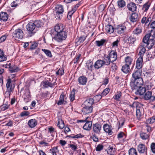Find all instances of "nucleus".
Masks as SVG:
<instances>
[{
	"label": "nucleus",
	"mask_w": 155,
	"mask_h": 155,
	"mask_svg": "<svg viewBox=\"0 0 155 155\" xmlns=\"http://www.w3.org/2000/svg\"><path fill=\"white\" fill-rule=\"evenodd\" d=\"M143 43H141L137 48L138 55L142 58L146 51L145 47L150 49L155 42V30H152L150 33L146 35L143 38Z\"/></svg>",
	"instance_id": "obj_1"
},
{
	"label": "nucleus",
	"mask_w": 155,
	"mask_h": 155,
	"mask_svg": "<svg viewBox=\"0 0 155 155\" xmlns=\"http://www.w3.org/2000/svg\"><path fill=\"white\" fill-rule=\"evenodd\" d=\"M142 71L141 69H136L134 72L132 74L133 79H132L130 85L132 89H136V86L143 85V82L141 77Z\"/></svg>",
	"instance_id": "obj_2"
},
{
	"label": "nucleus",
	"mask_w": 155,
	"mask_h": 155,
	"mask_svg": "<svg viewBox=\"0 0 155 155\" xmlns=\"http://www.w3.org/2000/svg\"><path fill=\"white\" fill-rule=\"evenodd\" d=\"M67 36V33L66 31L57 33L54 37V39L58 42H61L63 40H65Z\"/></svg>",
	"instance_id": "obj_3"
},
{
	"label": "nucleus",
	"mask_w": 155,
	"mask_h": 155,
	"mask_svg": "<svg viewBox=\"0 0 155 155\" xmlns=\"http://www.w3.org/2000/svg\"><path fill=\"white\" fill-rule=\"evenodd\" d=\"M35 27L32 22H30L27 25V29L28 32L29 36H31L36 32Z\"/></svg>",
	"instance_id": "obj_4"
},
{
	"label": "nucleus",
	"mask_w": 155,
	"mask_h": 155,
	"mask_svg": "<svg viewBox=\"0 0 155 155\" xmlns=\"http://www.w3.org/2000/svg\"><path fill=\"white\" fill-rule=\"evenodd\" d=\"M126 27L125 23L117 25L115 28V30L118 34H124L126 33Z\"/></svg>",
	"instance_id": "obj_5"
},
{
	"label": "nucleus",
	"mask_w": 155,
	"mask_h": 155,
	"mask_svg": "<svg viewBox=\"0 0 155 155\" xmlns=\"http://www.w3.org/2000/svg\"><path fill=\"white\" fill-rule=\"evenodd\" d=\"M13 37L15 40L21 39L23 36V31L20 29L15 30L12 34Z\"/></svg>",
	"instance_id": "obj_6"
},
{
	"label": "nucleus",
	"mask_w": 155,
	"mask_h": 155,
	"mask_svg": "<svg viewBox=\"0 0 155 155\" xmlns=\"http://www.w3.org/2000/svg\"><path fill=\"white\" fill-rule=\"evenodd\" d=\"M56 15L58 18H60L62 16L63 12H64V8L61 5H58L55 7Z\"/></svg>",
	"instance_id": "obj_7"
},
{
	"label": "nucleus",
	"mask_w": 155,
	"mask_h": 155,
	"mask_svg": "<svg viewBox=\"0 0 155 155\" xmlns=\"http://www.w3.org/2000/svg\"><path fill=\"white\" fill-rule=\"evenodd\" d=\"M102 129L101 124L96 123L94 124L93 125V130L94 132L96 134H99Z\"/></svg>",
	"instance_id": "obj_8"
},
{
	"label": "nucleus",
	"mask_w": 155,
	"mask_h": 155,
	"mask_svg": "<svg viewBox=\"0 0 155 155\" xmlns=\"http://www.w3.org/2000/svg\"><path fill=\"white\" fill-rule=\"evenodd\" d=\"M22 97L24 101L26 102H28L31 100L30 92L28 89L27 88L25 89V93Z\"/></svg>",
	"instance_id": "obj_9"
},
{
	"label": "nucleus",
	"mask_w": 155,
	"mask_h": 155,
	"mask_svg": "<svg viewBox=\"0 0 155 155\" xmlns=\"http://www.w3.org/2000/svg\"><path fill=\"white\" fill-rule=\"evenodd\" d=\"M83 108L82 110V112L83 114L86 115L91 113L92 111V107L83 106Z\"/></svg>",
	"instance_id": "obj_10"
},
{
	"label": "nucleus",
	"mask_w": 155,
	"mask_h": 155,
	"mask_svg": "<svg viewBox=\"0 0 155 155\" xmlns=\"http://www.w3.org/2000/svg\"><path fill=\"white\" fill-rule=\"evenodd\" d=\"M140 18V16L136 13H133L130 18V21L133 22H137Z\"/></svg>",
	"instance_id": "obj_11"
},
{
	"label": "nucleus",
	"mask_w": 155,
	"mask_h": 155,
	"mask_svg": "<svg viewBox=\"0 0 155 155\" xmlns=\"http://www.w3.org/2000/svg\"><path fill=\"white\" fill-rule=\"evenodd\" d=\"M54 30L57 32V33H58L63 31H65L64 30L63 25L61 24L56 25L54 27Z\"/></svg>",
	"instance_id": "obj_12"
},
{
	"label": "nucleus",
	"mask_w": 155,
	"mask_h": 155,
	"mask_svg": "<svg viewBox=\"0 0 155 155\" xmlns=\"http://www.w3.org/2000/svg\"><path fill=\"white\" fill-rule=\"evenodd\" d=\"M137 87H138V88L136 92V94L140 95H143L146 91L145 87L141 86L140 85H139V86H136V88Z\"/></svg>",
	"instance_id": "obj_13"
},
{
	"label": "nucleus",
	"mask_w": 155,
	"mask_h": 155,
	"mask_svg": "<svg viewBox=\"0 0 155 155\" xmlns=\"http://www.w3.org/2000/svg\"><path fill=\"white\" fill-rule=\"evenodd\" d=\"M108 56L111 62H113L117 59V52L114 51H112L110 53L109 55Z\"/></svg>",
	"instance_id": "obj_14"
},
{
	"label": "nucleus",
	"mask_w": 155,
	"mask_h": 155,
	"mask_svg": "<svg viewBox=\"0 0 155 155\" xmlns=\"http://www.w3.org/2000/svg\"><path fill=\"white\" fill-rule=\"evenodd\" d=\"M127 7L128 10L132 12H134L136 10L137 6L134 2H131L127 4Z\"/></svg>",
	"instance_id": "obj_15"
},
{
	"label": "nucleus",
	"mask_w": 155,
	"mask_h": 155,
	"mask_svg": "<svg viewBox=\"0 0 155 155\" xmlns=\"http://www.w3.org/2000/svg\"><path fill=\"white\" fill-rule=\"evenodd\" d=\"M104 65L103 61L98 60L95 62L94 67L96 69H98L102 67Z\"/></svg>",
	"instance_id": "obj_16"
},
{
	"label": "nucleus",
	"mask_w": 155,
	"mask_h": 155,
	"mask_svg": "<svg viewBox=\"0 0 155 155\" xmlns=\"http://www.w3.org/2000/svg\"><path fill=\"white\" fill-rule=\"evenodd\" d=\"M94 100L93 98H89L86 100L82 104V106L92 107V105L94 104Z\"/></svg>",
	"instance_id": "obj_17"
},
{
	"label": "nucleus",
	"mask_w": 155,
	"mask_h": 155,
	"mask_svg": "<svg viewBox=\"0 0 155 155\" xmlns=\"http://www.w3.org/2000/svg\"><path fill=\"white\" fill-rule=\"evenodd\" d=\"M12 80L11 79L9 78L7 80L6 86L8 91L10 92L13 89L14 86H12L11 84Z\"/></svg>",
	"instance_id": "obj_18"
},
{
	"label": "nucleus",
	"mask_w": 155,
	"mask_h": 155,
	"mask_svg": "<svg viewBox=\"0 0 155 155\" xmlns=\"http://www.w3.org/2000/svg\"><path fill=\"white\" fill-rule=\"evenodd\" d=\"M8 15L6 12H1L0 13V20L1 21H5L8 19Z\"/></svg>",
	"instance_id": "obj_19"
},
{
	"label": "nucleus",
	"mask_w": 155,
	"mask_h": 155,
	"mask_svg": "<svg viewBox=\"0 0 155 155\" xmlns=\"http://www.w3.org/2000/svg\"><path fill=\"white\" fill-rule=\"evenodd\" d=\"M143 58L139 57L137 59L136 64V69H140L142 66Z\"/></svg>",
	"instance_id": "obj_20"
},
{
	"label": "nucleus",
	"mask_w": 155,
	"mask_h": 155,
	"mask_svg": "<svg viewBox=\"0 0 155 155\" xmlns=\"http://www.w3.org/2000/svg\"><path fill=\"white\" fill-rule=\"evenodd\" d=\"M78 81L79 84L82 85L85 84L87 81V79L84 76H80L78 78Z\"/></svg>",
	"instance_id": "obj_21"
},
{
	"label": "nucleus",
	"mask_w": 155,
	"mask_h": 155,
	"mask_svg": "<svg viewBox=\"0 0 155 155\" xmlns=\"http://www.w3.org/2000/svg\"><path fill=\"white\" fill-rule=\"evenodd\" d=\"M137 150L139 153H143L146 151V148L144 144H140L138 146Z\"/></svg>",
	"instance_id": "obj_22"
},
{
	"label": "nucleus",
	"mask_w": 155,
	"mask_h": 155,
	"mask_svg": "<svg viewBox=\"0 0 155 155\" xmlns=\"http://www.w3.org/2000/svg\"><path fill=\"white\" fill-rule=\"evenodd\" d=\"M151 21V17H143L142 18L141 22L143 24L149 25L150 22Z\"/></svg>",
	"instance_id": "obj_23"
},
{
	"label": "nucleus",
	"mask_w": 155,
	"mask_h": 155,
	"mask_svg": "<svg viewBox=\"0 0 155 155\" xmlns=\"http://www.w3.org/2000/svg\"><path fill=\"white\" fill-rule=\"evenodd\" d=\"M28 124L29 127L33 128L37 125V123L36 120L35 119H33L29 120L28 121Z\"/></svg>",
	"instance_id": "obj_24"
},
{
	"label": "nucleus",
	"mask_w": 155,
	"mask_h": 155,
	"mask_svg": "<svg viewBox=\"0 0 155 155\" xmlns=\"http://www.w3.org/2000/svg\"><path fill=\"white\" fill-rule=\"evenodd\" d=\"M114 28L111 25H108L105 27L106 32L108 33L111 34L114 31Z\"/></svg>",
	"instance_id": "obj_25"
},
{
	"label": "nucleus",
	"mask_w": 155,
	"mask_h": 155,
	"mask_svg": "<svg viewBox=\"0 0 155 155\" xmlns=\"http://www.w3.org/2000/svg\"><path fill=\"white\" fill-rule=\"evenodd\" d=\"M92 125V122L87 121L84 125L83 128L85 130H89L91 129Z\"/></svg>",
	"instance_id": "obj_26"
},
{
	"label": "nucleus",
	"mask_w": 155,
	"mask_h": 155,
	"mask_svg": "<svg viewBox=\"0 0 155 155\" xmlns=\"http://www.w3.org/2000/svg\"><path fill=\"white\" fill-rule=\"evenodd\" d=\"M150 134L149 133L147 134L146 133L141 132L140 134V136L141 138L143 140L147 139L149 137Z\"/></svg>",
	"instance_id": "obj_27"
},
{
	"label": "nucleus",
	"mask_w": 155,
	"mask_h": 155,
	"mask_svg": "<svg viewBox=\"0 0 155 155\" xmlns=\"http://www.w3.org/2000/svg\"><path fill=\"white\" fill-rule=\"evenodd\" d=\"M143 108L140 107V106H138L136 108V116L138 118H140L142 114Z\"/></svg>",
	"instance_id": "obj_28"
},
{
	"label": "nucleus",
	"mask_w": 155,
	"mask_h": 155,
	"mask_svg": "<svg viewBox=\"0 0 155 155\" xmlns=\"http://www.w3.org/2000/svg\"><path fill=\"white\" fill-rule=\"evenodd\" d=\"M104 65H108L110 64V62H112L109 56L107 55H104V59L103 60Z\"/></svg>",
	"instance_id": "obj_29"
},
{
	"label": "nucleus",
	"mask_w": 155,
	"mask_h": 155,
	"mask_svg": "<svg viewBox=\"0 0 155 155\" xmlns=\"http://www.w3.org/2000/svg\"><path fill=\"white\" fill-rule=\"evenodd\" d=\"M7 56L4 54L2 50L0 49V62H1L7 60Z\"/></svg>",
	"instance_id": "obj_30"
},
{
	"label": "nucleus",
	"mask_w": 155,
	"mask_h": 155,
	"mask_svg": "<svg viewBox=\"0 0 155 155\" xmlns=\"http://www.w3.org/2000/svg\"><path fill=\"white\" fill-rule=\"evenodd\" d=\"M41 84L43 87L46 88L48 87H52L53 86V84L48 81H42Z\"/></svg>",
	"instance_id": "obj_31"
},
{
	"label": "nucleus",
	"mask_w": 155,
	"mask_h": 155,
	"mask_svg": "<svg viewBox=\"0 0 155 155\" xmlns=\"http://www.w3.org/2000/svg\"><path fill=\"white\" fill-rule=\"evenodd\" d=\"M107 152L108 154L110 155H114L115 153V149L113 148L112 146H109L107 150Z\"/></svg>",
	"instance_id": "obj_32"
},
{
	"label": "nucleus",
	"mask_w": 155,
	"mask_h": 155,
	"mask_svg": "<svg viewBox=\"0 0 155 155\" xmlns=\"http://www.w3.org/2000/svg\"><path fill=\"white\" fill-rule=\"evenodd\" d=\"M57 126L60 129H62L64 127V121L61 119H58Z\"/></svg>",
	"instance_id": "obj_33"
},
{
	"label": "nucleus",
	"mask_w": 155,
	"mask_h": 155,
	"mask_svg": "<svg viewBox=\"0 0 155 155\" xmlns=\"http://www.w3.org/2000/svg\"><path fill=\"white\" fill-rule=\"evenodd\" d=\"M49 153L52 155H57L56 153L58 151L57 147H53L49 150Z\"/></svg>",
	"instance_id": "obj_34"
},
{
	"label": "nucleus",
	"mask_w": 155,
	"mask_h": 155,
	"mask_svg": "<svg viewBox=\"0 0 155 155\" xmlns=\"http://www.w3.org/2000/svg\"><path fill=\"white\" fill-rule=\"evenodd\" d=\"M150 5L149 2H147L145 3L143 6L142 10L145 12H147L149 9Z\"/></svg>",
	"instance_id": "obj_35"
},
{
	"label": "nucleus",
	"mask_w": 155,
	"mask_h": 155,
	"mask_svg": "<svg viewBox=\"0 0 155 155\" xmlns=\"http://www.w3.org/2000/svg\"><path fill=\"white\" fill-rule=\"evenodd\" d=\"M122 71L125 73L127 74L130 71L129 66L125 64L122 66Z\"/></svg>",
	"instance_id": "obj_36"
},
{
	"label": "nucleus",
	"mask_w": 155,
	"mask_h": 155,
	"mask_svg": "<svg viewBox=\"0 0 155 155\" xmlns=\"http://www.w3.org/2000/svg\"><path fill=\"white\" fill-rule=\"evenodd\" d=\"M125 64L130 66L133 61V59L129 56H127L125 59Z\"/></svg>",
	"instance_id": "obj_37"
},
{
	"label": "nucleus",
	"mask_w": 155,
	"mask_h": 155,
	"mask_svg": "<svg viewBox=\"0 0 155 155\" xmlns=\"http://www.w3.org/2000/svg\"><path fill=\"white\" fill-rule=\"evenodd\" d=\"M152 97V92L150 91H148L147 92L144 96V99L146 100L150 99Z\"/></svg>",
	"instance_id": "obj_38"
},
{
	"label": "nucleus",
	"mask_w": 155,
	"mask_h": 155,
	"mask_svg": "<svg viewBox=\"0 0 155 155\" xmlns=\"http://www.w3.org/2000/svg\"><path fill=\"white\" fill-rule=\"evenodd\" d=\"M86 66V67L87 68L88 70L92 71L93 67V62L89 60L87 62Z\"/></svg>",
	"instance_id": "obj_39"
},
{
	"label": "nucleus",
	"mask_w": 155,
	"mask_h": 155,
	"mask_svg": "<svg viewBox=\"0 0 155 155\" xmlns=\"http://www.w3.org/2000/svg\"><path fill=\"white\" fill-rule=\"evenodd\" d=\"M117 4L118 6L120 8H123L126 5V3L123 0L118 1H117Z\"/></svg>",
	"instance_id": "obj_40"
},
{
	"label": "nucleus",
	"mask_w": 155,
	"mask_h": 155,
	"mask_svg": "<svg viewBox=\"0 0 155 155\" xmlns=\"http://www.w3.org/2000/svg\"><path fill=\"white\" fill-rule=\"evenodd\" d=\"M106 40L104 39H102L100 41H96L95 43L96 45L98 47L103 46Z\"/></svg>",
	"instance_id": "obj_41"
},
{
	"label": "nucleus",
	"mask_w": 155,
	"mask_h": 155,
	"mask_svg": "<svg viewBox=\"0 0 155 155\" xmlns=\"http://www.w3.org/2000/svg\"><path fill=\"white\" fill-rule=\"evenodd\" d=\"M104 130L106 133H108L110 134L111 132V130L109 126L107 124L104 125L103 126Z\"/></svg>",
	"instance_id": "obj_42"
},
{
	"label": "nucleus",
	"mask_w": 155,
	"mask_h": 155,
	"mask_svg": "<svg viewBox=\"0 0 155 155\" xmlns=\"http://www.w3.org/2000/svg\"><path fill=\"white\" fill-rule=\"evenodd\" d=\"M84 135L81 134H79L76 135L71 134L69 135L68 137L72 138H82L84 137Z\"/></svg>",
	"instance_id": "obj_43"
},
{
	"label": "nucleus",
	"mask_w": 155,
	"mask_h": 155,
	"mask_svg": "<svg viewBox=\"0 0 155 155\" xmlns=\"http://www.w3.org/2000/svg\"><path fill=\"white\" fill-rule=\"evenodd\" d=\"M64 95L61 94L59 100L58 101L57 104L58 105H61L63 104L64 102Z\"/></svg>",
	"instance_id": "obj_44"
},
{
	"label": "nucleus",
	"mask_w": 155,
	"mask_h": 155,
	"mask_svg": "<svg viewBox=\"0 0 155 155\" xmlns=\"http://www.w3.org/2000/svg\"><path fill=\"white\" fill-rule=\"evenodd\" d=\"M9 70L10 72H15L18 71L19 70V69L18 67L15 66L12 67H10Z\"/></svg>",
	"instance_id": "obj_45"
},
{
	"label": "nucleus",
	"mask_w": 155,
	"mask_h": 155,
	"mask_svg": "<svg viewBox=\"0 0 155 155\" xmlns=\"http://www.w3.org/2000/svg\"><path fill=\"white\" fill-rule=\"evenodd\" d=\"M129 155H137V153L135 149L131 148L129 150Z\"/></svg>",
	"instance_id": "obj_46"
},
{
	"label": "nucleus",
	"mask_w": 155,
	"mask_h": 155,
	"mask_svg": "<svg viewBox=\"0 0 155 155\" xmlns=\"http://www.w3.org/2000/svg\"><path fill=\"white\" fill-rule=\"evenodd\" d=\"M33 23L35 24V27L36 26L37 28L40 27L43 25V23L40 20L36 21Z\"/></svg>",
	"instance_id": "obj_47"
},
{
	"label": "nucleus",
	"mask_w": 155,
	"mask_h": 155,
	"mask_svg": "<svg viewBox=\"0 0 155 155\" xmlns=\"http://www.w3.org/2000/svg\"><path fill=\"white\" fill-rule=\"evenodd\" d=\"M133 32L134 34L138 35L141 33L142 30L140 28H137L133 31Z\"/></svg>",
	"instance_id": "obj_48"
},
{
	"label": "nucleus",
	"mask_w": 155,
	"mask_h": 155,
	"mask_svg": "<svg viewBox=\"0 0 155 155\" xmlns=\"http://www.w3.org/2000/svg\"><path fill=\"white\" fill-rule=\"evenodd\" d=\"M42 50L47 55V56L49 57H51V51L49 50L42 49Z\"/></svg>",
	"instance_id": "obj_49"
},
{
	"label": "nucleus",
	"mask_w": 155,
	"mask_h": 155,
	"mask_svg": "<svg viewBox=\"0 0 155 155\" xmlns=\"http://www.w3.org/2000/svg\"><path fill=\"white\" fill-rule=\"evenodd\" d=\"M9 105L6 104H4L1 106L0 108L2 110L4 111L6 109H8L9 107Z\"/></svg>",
	"instance_id": "obj_50"
},
{
	"label": "nucleus",
	"mask_w": 155,
	"mask_h": 155,
	"mask_svg": "<svg viewBox=\"0 0 155 155\" xmlns=\"http://www.w3.org/2000/svg\"><path fill=\"white\" fill-rule=\"evenodd\" d=\"M128 40L129 43L134 44L136 41V39L133 37L130 36L129 37V38H128Z\"/></svg>",
	"instance_id": "obj_51"
},
{
	"label": "nucleus",
	"mask_w": 155,
	"mask_h": 155,
	"mask_svg": "<svg viewBox=\"0 0 155 155\" xmlns=\"http://www.w3.org/2000/svg\"><path fill=\"white\" fill-rule=\"evenodd\" d=\"M110 91V89L108 88H107L105 89L102 92L101 94V95L102 96H104L107 95L108 93Z\"/></svg>",
	"instance_id": "obj_52"
},
{
	"label": "nucleus",
	"mask_w": 155,
	"mask_h": 155,
	"mask_svg": "<svg viewBox=\"0 0 155 155\" xmlns=\"http://www.w3.org/2000/svg\"><path fill=\"white\" fill-rule=\"evenodd\" d=\"M75 91H72L71 92V94L70 95L69 98L71 101H73L75 99Z\"/></svg>",
	"instance_id": "obj_53"
},
{
	"label": "nucleus",
	"mask_w": 155,
	"mask_h": 155,
	"mask_svg": "<svg viewBox=\"0 0 155 155\" xmlns=\"http://www.w3.org/2000/svg\"><path fill=\"white\" fill-rule=\"evenodd\" d=\"M30 114V113L28 111H24L20 114V116L21 117H24L28 116Z\"/></svg>",
	"instance_id": "obj_54"
},
{
	"label": "nucleus",
	"mask_w": 155,
	"mask_h": 155,
	"mask_svg": "<svg viewBox=\"0 0 155 155\" xmlns=\"http://www.w3.org/2000/svg\"><path fill=\"white\" fill-rule=\"evenodd\" d=\"M102 96L101 95H97L94 97V101H95L96 102L99 101L102 98Z\"/></svg>",
	"instance_id": "obj_55"
},
{
	"label": "nucleus",
	"mask_w": 155,
	"mask_h": 155,
	"mask_svg": "<svg viewBox=\"0 0 155 155\" xmlns=\"http://www.w3.org/2000/svg\"><path fill=\"white\" fill-rule=\"evenodd\" d=\"M121 96V93L120 92H118L117 94H116L114 97V98L117 100H118Z\"/></svg>",
	"instance_id": "obj_56"
},
{
	"label": "nucleus",
	"mask_w": 155,
	"mask_h": 155,
	"mask_svg": "<svg viewBox=\"0 0 155 155\" xmlns=\"http://www.w3.org/2000/svg\"><path fill=\"white\" fill-rule=\"evenodd\" d=\"M147 122L149 124H152L155 122V117L153 116L150 119L147 120Z\"/></svg>",
	"instance_id": "obj_57"
},
{
	"label": "nucleus",
	"mask_w": 155,
	"mask_h": 155,
	"mask_svg": "<svg viewBox=\"0 0 155 155\" xmlns=\"http://www.w3.org/2000/svg\"><path fill=\"white\" fill-rule=\"evenodd\" d=\"M150 148L151 151L153 153L155 154V143H152L150 145Z\"/></svg>",
	"instance_id": "obj_58"
},
{
	"label": "nucleus",
	"mask_w": 155,
	"mask_h": 155,
	"mask_svg": "<svg viewBox=\"0 0 155 155\" xmlns=\"http://www.w3.org/2000/svg\"><path fill=\"white\" fill-rule=\"evenodd\" d=\"M103 146L102 144H98L96 147V150L97 151H100L103 149Z\"/></svg>",
	"instance_id": "obj_59"
},
{
	"label": "nucleus",
	"mask_w": 155,
	"mask_h": 155,
	"mask_svg": "<svg viewBox=\"0 0 155 155\" xmlns=\"http://www.w3.org/2000/svg\"><path fill=\"white\" fill-rule=\"evenodd\" d=\"M150 27L151 28L154 29L155 28V19L151 20L150 24Z\"/></svg>",
	"instance_id": "obj_60"
},
{
	"label": "nucleus",
	"mask_w": 155,
	"mask_h": 155,
	"mask_svg": "<svg viewBox=\"0 0 155 155\" xmlns=\"http://www.w3.org/2000/svg\"><path fill=\"white\" fill-rule=\"evenodd\" d=\"M131 107L134 108L135 107L137 108L139 106H141V104L137 102H134L132 104L130 105Z\"/></svg>",
	"instance_id": "obj_61"
},
{
	"label": "nucleus",
	"mask_w": 155,
	"mask_h": 155,
	"mask_svg": "<svg viewBox=\"0 0 155 155\" xmlns=\"http://www.w3.org/2000/svg\"><path fill=\"white\" fill-rule=\"evenodd\" d=\"M64 73V71L63 69H59L56 72V74L57 75H62Z\"/></svg>",
	"instance_id": "obj_62"
},
{
	"label": "nucleus",
	"mask_w": 155,
	"mask_h": 155,
	"mask_svg": "<svg viewBox=\"0 0 155 155\" xmlns=\"http://www.w3.org/2000/svg\"><path fill=\"white\" fill-rule=\"evenodd\" d=\"M74 12L72 11V10L68 12L67 16V18L68 20H70L71 19V17L73 14Z\"/></svg>",
	"instance_id": "obj_63"
},
{
	"label": "nucleus",
	"mask_w": 155,
	"mask_h": 155,
	"mask_svg": "<svg viewBox=\"0 0 155 155\" xmlns=\"http://www.w3.org/2000/svg\"><path fill=\"white\" fill-rule=\"evenodd\" d=\"M119 41L117 40L116 41H114L112 44V47H117L118 45Z\"/></svg>",
	"instance_id": "obj_64"
}]
</instances>
